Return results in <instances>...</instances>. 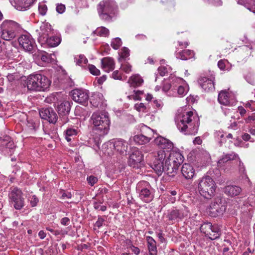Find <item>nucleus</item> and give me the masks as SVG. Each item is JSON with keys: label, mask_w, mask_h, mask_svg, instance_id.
<instances>
[{"label": "nucleus", "mask_w": 255, "mask_h": 255, "mask_svg": "<svg viewBox=\"0 0 255 255\" xmlns=\"http://www.w3.org/2000/svg\"><path fill=\"white\" fill-rule=\"evenodd\" d=\"M184 160V156L179 151H172L166 155L165 150H159L151 167L158 176L164 172L170 177H174Z\"/></svg>", "instance_id": "nucleus-1"}, {"label": "nucleus", "mask_w": 255, "mask_h": 255, "mask_svg": "<svg viewBox=\"0 0 255 255\" xmlns=\"http://www.w3.org/2000/svg\"><path fill=\"white\" fill-rule=\"evenodd\" d=\"M199 125V118L192 111H189L182 114L177 127L185 134L195 135L198 132Z\"/></svg>", "instance_id": "nucleus-2"}, {"label": "nucleus", "mask_w": 255, "mask_h": 255, "mask_svg": "<svg viewBox=\"0 0 255 255\" xmlns=\"http://www.w3.org/2000/svg\"><path fill=\"white\" fill-rule=\"evenodd\" d=\"M97 11L101 19L111 22L118 13V6L114 0H103L97 5Z\"/></svg>", "instance_id": "nucleus-3"}, {"label": "nucleus", "mask_w": 255, "mask_h": 255, "mask_svg": "<svg viewBox=\"0 0 255 255\" xmlns=\"http://www.w3.org/2000/svg\"><path fill=\"white\" fill-rule=\"evenodd\" d=\"M26 83L28 90L39 92L47 90L49 87L51 82L44 75L35 73L28 76Z\"/></svg>", "instance_id": "nucleus-4"}, {"label": "nucleus", "mask_w": 255, "mask_h": 255, "mask_svg": "<svg viewBox=\"0 0 255 255\" xmlns=\"http://www.w3.org/2000/svg\"><path fill=\"white\" fill-rule=\"evenodd\" d=\"M1 38L10 41L16 37L22 28L17 22L9 19L4 20L0 25Z\"/></svg>", "instance_id": "nucleus-5"}, {"label": "nucleus", "mask_w": 255, "mask_h": 255, "mask_svg": "<svg viewBox=\"0 0 255 255\" xmlns=\"http://www.w3.org/2000/svg\"><path fill=\"white\" fill-rule=\"evenodd\" d=\"M216 185L209 176H205L198 180V190L200 194L206 199H211L215 195Z\"/></svg>", "instance_id": "nucleus-6"}, {"label": "nucleus", "mask_w": 255, "mask_h": 255, "mask_svg": "<svg viewBox=\"0 0 255 255\" xmlns=\"http://www.w3.org/2000/svg\"><path fill=\"white\" fill-rule=\"evenodd\" d=\"M92 124L95 129L99 130L101 134H107L110 128V120L105 113H94L91 117Z\"/></svg>", "instance_id": "nucleus-7"}, {"label": "nucleus", "mask_w": 255, "mask_h": 255, "mask_svg": "<svg viewBox=\"0 0 255 255\" xmlns=\"http://www.w3.org/2000/svg\"><path fill=\"white\" fill-rule=\"evenodd\" d=\"M22 191L16 187H11L9 191V203L15 209L20 210L25 205L24 198Z\"/></svg>", "instance_id": "nucleus-8"}, {"label": "nucleus", "mask_w": 255, "mask_h": 255, "mask_svg": "<svg viewBox=\"0 0 255 255\" xmlns=\"http://www.w3.org/2000/svg\"><path fill=\"white\" fill-rule=\"evenodd\" d=\"M136 190L139 193L140 199L144 202L149 203L153 200V193L152 188L148 182L145 181L139 182L136 185Z\"/></svg>", "instance_id": "nucleus-9"}, {"label": "nucleus", "mask_w": 255, "mask_h": 255, "mask_svg": "<svg viewBox=\"0 0 255 255\" xmlns=\"http://www.w3.org/2000/svg\"><path fill=\"white\" fill-rule=\"evenodd\" d=\"M227 208V203L225 199L221 198H215L208 209L209 215L212 217L222 215Z\"/></svg>", "instance_id": "nucleus-10"}, {"label": "nucleus", "mask_w": 255, "mask_h": 255, "mask_svg": "<svg viewBox=\"0 0 255 255\" xmlns=\"http://www.w3.org/2000/svg\"><path fill=\"white\" fill-rule=\"evenodd\" d=\"M70 109V103L67 101H63L58 105L57 110L62 124H65L69 121L68 116Z\"/></svg>", "instance_id": "nucleus-11"}, {"label": "nucleus", "mask_w": 255, "mask_h": 255, "mask_svg": "<svg viewBox=\"0 0 255 255\" xmlns=\"http://www.w3.org/2000/svg\"><path fill=\"white\" fill-rule=\"evenodd\" d=\"M72 99L76 102L87 105L89 99L87 92L82 89H74L71 92Z\"/></svg>", "instance_id": "nucleus-12"}, {"label": "nucleus", "mask_w": 255, "mask_h": 255, "mask_svg": "<svg viewBox=\"0 0 255 255\" xmlns=\"http://www.w3.org/2000/svg\"><path fill=\"white\" fill-rule=\"evenodd\" d=\"M154 142L159 148L160 150H165L166 154L168 155L173 150V143L170 140L161 136H158L154 139Z\"/></svg>", "instance_id": "nucleus-13"}, {"label": "nucleus", "mask_w": 255, "mask_h": 255, "mask_svg": "<svg viewBox=\"0 0 255 255\" xmlns=\"http://www.w3.org/2000/svg\"><path fill=\"white\" fill-rule=\"evenodd\" d=\"M19 45L26 51L31 52L35 46L34 40L27 34L22 35L18 38Z\"/></svg>", "instance_id": "nucleus-14"}, {"label": "nucleus", "mask_w": 255, "mask_h": 255, "mask_svg": "<svg viewBox=\"0 0 255 255\" xmlns=\"http://www.w3.org/2000/svg\"><path fill=\"white\" fill-rule=\"evenodd\" d=\"M142 160L143 155L141 151L137 149H134L129 156L128 164L133 168H138Z\"/></svg>", "instance_id": "nucleus-15"}, {"label": "nucleus", "mask_w": 255, "mask_h": 255, "mask_svg": "<svg viewBox=\"0 0 255 255\" xmlns=\"http://www.w3.org/2000/svg\"><path fill=\"white\" fill-rule=\"evenodd\" d=\"M39 116L42 119L52 124L56 123L58 119L56 113L51 108L42 109L39 111Z\"/></svg>", "instance_id": "nucleus-16"}, {"label": "nucleus", "mask_w": 255, "mask_h": 255, "mask_svg": "<svg viewBox=\"0 0 255 255\" xmlns=\"http://www.w3.org/2000/svg\"><path fill=\"white\" fill-rule=\"evenodd\" d=\"M198 83L202 88L206 92H212L215 90L214 80L212 79L202 77L199 79Z\"/></svg>", "instance_id": "nucleus-17"}, {"label": "nucleus", "mask_w": 255, "mask_h": 255, "mask_svg": "<svg viewBox=\"0 0 255 255\" xmlns=\"http://www.w3.org/2000/svg\"><path fill=\"white\" fill-rule=\"evenodd\" d=\"M51 31V26L49 23L48 22L42 23L40 26V29L38 32L39 38L41 40L45 41L49 36Z\"/></svg>", "instance_id": "nucleus-18"}, {"label": "nucleus", "mask_w": 255, "mask_h": 255, "mask_svg": "<svg viewBox=\"0 0 255 255\" xmlns=\"http://www.w3.org/2000/svg\"><path fill=\"white\" fill-rule=\"evenodd\" d=\"M181 173L185 179H191L195 175V169L191 164L184 163L181 168Z\"/></svg>", "instance_id": "nucleus-19"}, {"label": "nucleus", "mask_w": 255, "mask_h": 255, "mask_svg": "<svg viewBox=\"0 0 255 255\" xmlns=\"http://www.w3.org/2000/svg\"><path fill=\"white\" fill-rule=\"evenodd\" d=\"M237 158H239V155L234 152L224 154L218 162V167L221 168L223 167L225 163Z\"/></svg>", "instance_id": "nucleus-20"}, {"label": "nucleus", "mask_w": 255, "mask_h": 255, "mask_svg": "<svg viewBox=\"0 0 255 255\" xmlns=\"http://www.w3.org/2000/svg\"><path fill=\"white\" fill-rule=\"evenodd\" d=\"M0 146L2 148L9 149L10 151L15 147L14 142L8 135L0 137Z\"/></svg>", "instance_id": "nucleus-21"}, {"label": "nucleus", "mask_w": 255, "mask_h": 255, "mask_svg": "<svg viewBox=\"0 0 255 255\" xmlns=\"http://www.w3.org/2000/svg\"><path fill=\"white\" fill-rule=\"evenodd\" d=\"M35 0H14V6L18 10H25Z\"/></svg>", "instance_id": "nucleus-22"}, {"label": "nucleus", "mask_w": 255, "mask_h": 255, "mask_svg": "<svg viewBox=\"0 0 255 255\" xmlns=\"http://www.w3.org/2000/svg\"><path fill=\"white\" fill-rule=\"evenodd\" d=\"M104 102L103 95L99 92L92 94L90 98V103L94 107L97 108L101 106Z\"/></svg>", "instance_id": "nucleus-23"}, {"label": "nucleus", "mask_w": 255, "mask_h": 255, "mask_svg": "<svg viewBox=\"0 0 255 255\" xmlns=\"http://www.w3.org/2000/svg\"><path fill=\"white\" fill-rule=\"evenodd\" d=\"M102 68L108 72L113 71L115 68L114 59L111 57H105L101 60Z\"/></svg>", "instance_id": "nucleus-24"}, {"label": "nucleus", "mask_w": 255, "mask_h": 255, "mask_svg": "<svg viewBox=\"0 0 255 255\" xmlns=\"http://www.w3.org/2000/svg\"><path fill=\"white\" fill-rule=\"evenodd\" d=\"M114 146L116 150L121 154L126 153L128 149V143L122 139H117L114 142Z\"/></svg>", "instance_id": "nucleus-25"}, {"label": "nucleus", "mask_w": 255, "mask_h": 255, "mask_svg": "<svg viewBox=\"0 0 255 255\" xmlns=\"http://www.w3.org/2000/svg\"><path fill=\"white\" fill-rule=\"evenodd\" d=\"M242 191V189L237 186L228 185L224 188V193L231 197H234L240 194Z\"/></svg>", "instance_id": "nucleus-26"}, {"label": "nucleus", "mask_w": 255, "mask_h": 255, "mask_svg": "<svg viewBox=\"0 0 255 255\" xmlns=\"http://www.w3.org/2000/svg\"><path fill=\"white\" fill-rule=\"evenodd\" d=\"M146 240L149 254L157 255V251L155 241L151 237H147Z\"/></svg>", "instance_id": "nucleus-27"}, {"label": "nucleus", "mask_w": 255, "mask_h": 255, "mask_svg": "<svg viewBox=\"0 0 255 255\" xmlns=\"http://www.w3.org/2000/svg\"><path fill=\"white\" fill-rule=\"evenodd\" d=\"M208 237L212 240L219 238L221 234V230L217 224L212 225Z\"/></svg>", "instance_id": "nucleus-28"}, {"label": "nucleus", "mask_w": 255, "mask_h": 255, "mask_svg": "<svg viewBox=\"0 0 255 255\" xmlns=\"http://www.w3.org/2000/svg\"><path fill=\"white\" fill-rule=\"evenodd\" d=\"M193 55V51L186 49L177 52L176 54V58L182 60H187Z\"/></svg>", "instance_id": "nucleus-29"}, {"label": "nucleus", "mask_w": 255, "mask_h": 255, "mask_svg": "<svg viewBox=\"0 0 255 255\" xmlns=\"http://www.w3.org/2000/svg\"><path fill=\"white\" fill-rule=\"evenodd\" d=\"M143 82V79L138 75L131 76L128 81L130 86L133 87L139 86Z\"/></svg>", "instance_id": "nucleus-30"}, {"label": "nucleus", "mask_w": 255, "mask_h": 255, "mask_svg": "<svg viewBox=\"0 0 255 255\" xmlns=\"http://www.w3.org/2000/svg\"><path fill=\"white\" fill-rule=\"evenodd\" d=\"M228 95V93L226 91H222L219 93L218 100L221 104L227 106L230 104Z\"/></svg>", "instance_id": "nucleus-31"}, {"label": "nucleus", "mask_w": 255, "mask_h": 255, "mask_svg": "<svg viewBox=\"0 0 255 255\" xmlns=\"http://www.w3.org/2000/svg\"><path fill=\"white\" fill-rule=\"evenodd\" d=\"M44 41H46L47 45L50 47L58 46L61 42V39L57 36H48Z\"/></svg>", "instance_id": "nucleus-32"}, {"label": "nucleus", "mask_w": 255, "mask_h": 255, "mask_svg": "<svg viewBox=\"0 0 255 255\" xmlns=\"http://www.w3.org/2000/svg\"><path fill=\"white\" fill-rule=\"evenodd\" d=\"M183 213L179 210H172L167 215V218L169 220H174L177 218L181 219L183 218Z\"/></svg>", "instance_id": "nucleus-33"}, {"label": "nucleus", "mask_w": 255, "mask_h": 255, "mask_svg": "<svg viewBox=\"0 0 255 255\" xmlns=\"http://www.w3.org/2000/svg\"><path fill=\"white\" fill-rule=\"evenodd\" d=\"M26 125L29 130L35 131L39 126V122L38 120L27 119Z\"/></svg>", "instance_id": "nucleus-34"}, {"label": "nucleus", "mask_w": 255, "mask_h": 255, "mask_svg": "<svg viewBox=\"0 0 255 255\" xmlns=\"http://www.w3.org/2000/svg\"><path fill=\"white\" fill-rule=\"evenodd\" d=\"M109 30L104 26H101L97 28V29L92 33V34L97 35L102 37H108L109 35Z\"/></svg>", "instance_id": "nucleus-35"}, {"label": "nucleus", "mask_w": 255, "mask_h": 255, "mask_svg": "<svg viewBox=\"0 0 255 255\" xmlns=\"http://www.w3.org/2000/svg\"><path fill=\"white\" fill-rule=\"evenodd\" d=\"M151 138L143 134L136 135L133 137L134 141L138 144H143L150 141Z\"/></svg>", "instance_id": "nucleus-36"}, {"label": "nucleus", "mask_w": 255, "mask_h": 255, "mask_svg": "<svg viewBox=\"0 0 255 255\" xmlns=\"http://www.w3.org/2000/svg\"><path fill=\"white\" fill-rule=\"evenodd\" d=\"M78 132V128H68L64 132L65 138L68 142L70 141L72 139V137L77 134Z\"/></svg>", "instance_id": "nucleus-37"}, {"label": "nucleus", "mask_w": 255, "mask_h": 255, "mask_svg": "<svg viewBox=\"0 0 255 255\" xmlns=\"http://www.w3.org/2000/svg\"><path fill=\"white\" fill-rule=\"evenodd\" d=\"M212 224L210 222L204 223L201 225L200 228L201 232L204 233L205 236L208 237L211 230Z\"/></svg>", "instance_id": "nucleus-38"}, {"label": "nucleus", "mask_w": 255, "mask_h": 255, "mask_svg": "<svg viewBox=\"0 0 255 255\" xmlns=\"http://www.w3.org/2000/svg\"><path fill=\"white\" fill-rule=\"evenodd\" d=\"M13 69L12 71L8 72L7 75V78L9 81L12 82L15 79H18V73L16 72H15L16 70L12 66Z\"/></svg>", "instance_id": "nucleus-39"}, {"label": "nucleus", "mask_w": 255, "mask_h": 255, "mask_svg": "<svg viewBox=\"0 0 255 255\" xmlns=\"http://www.w3.org/2000/svg\"><path fill=\"white\" fill-rule=\"evenodd\" d=\"M122 41L121 38L119 37H117L113 39L111 42V46L114 49H118L120 48V47L122 45Z\"/></svg>", "instance_id": "nucleus-40"}, {"label": "nucleus", "mask_w": 255, "mask_h": 255, "mask_svg": "<svg viewBox=\"0 0 255 255\" xmlns=\"http://www.w3.org/2000/svg\"><path fill=\"white\" fill-rule=\"evenodd\" d=\"M129 55V49L124 47L122 49L121 54V58H119V60L120 62H121V60L122 59H126L127 57H128Z\"/></svg>", "instance_id": "nucleus-41"}, {"label": "nucleus", "mask_w": 255, "mask_h": 255, "mask_svg": "<svg viewBox=\"0 0 255 255\" xmlns=\"http://www.w3.org/2000/svg\"><path fill=\"white\" fill-rule=\"evenodd\" d=\"M28 200L30 202L31 206L32 207H35L39 201L38 198L35 195L30 196Z\"/></svg>", "instance_id": "nucleus-42"}, {"label": "nucleus", "mask_w": 255, "mask_h": 255, "mask_svg": "<svg viewBox=\"0 0 255 255\" xmlns=\"http://www.w3.org/2000/svg\"><path fill=\"white\" fill-rule=\"evenodd\" d=\"M40 59L42 61L47 63H49L51 62V58L50 55L46 52H44L43 54L41 55Z\"/></svg>", "instance_id": "nucleus-43"}, {"label": "nucleus", "mask_w": 255, "mask_h": 255, "mask_svg": "<svg viewBox=\"0 0 255 255\" xmlns=\"http://www.w3.org/2000/svg\"><path fill=\"white\" fill-rule=\"evenodd\" d=\"M89 70L90 73L94 75H98L100 74V70L98 69L94 65H89Z\"/></svg>", "instance_id": "nucleus-44"}, {"label": "nucleus", "mask_w": 255, "mask_h": 255, "mask_svg": "<svg viewBox=\"0 0 255 255\" xmlns=\"http://www.w3.org/2000/svg\"><path fill=\"white\" fill-rule=\"evenodd\" d=\"M47 10V7L45 4H40L38 6L39 13L42 15H44L46 13Z\"/></svg>", "instance_id": "nucleus-45"}, {"label": "nucleus", "mask_w": 255, "mask_h": 255, "mask_svg": "<svg viewBox=\"0 0 255 255\" xmlns=\"http://www.w3.org/2000/svg\"><path fill=\"white\" fill-rule=\"evenodd\" d=\"M88 62L87 59L84 55L80 54L79 55V58L76 59V63L78 65L82 63L85 64Z\"/></svg>", "instance_id": "nucleus-46"}, {"label": "nucleus", "mask_w": 255, "mask_h": 255, "mask_svg": "<svg viewBox=\"0 0 255 255\" xmlns=\"http://www.w3.org/2000/svg\"><path fill=\"white\" fill-rule=\"evenodd\" d=\"M87 180L88 183L91 186H93L98 181L97 178L93 175L88 177Z\"/></svg>", "instance_id": "nucleus-47"}, {"label": "nucleus", "mask_w": 255, "mask_h": 255, "mask_svg": "<svg viewBox=\"0 0 255 255\" xmlns=\"http://www.w3.org/2000/svg\"><path fill=\"white\" fill-rule=\"evenodd\" d=\"M121 67L126 73H129L131 71V66L128 63H122Z\"/></svg>", "instance_id": "nucleus-48"}, {"label": "nucleus", "mask_w": 255, "mask_h": 255, "mask_svg": "<svg viewBox=\"0 0 255 255\" xmlns=\"http://www.w3.org/2000/svg\"><path fill=\"white\" fill-rule=\"evenodd\" d=\"M94 207L96 210H99L102 211H105L107 210V207L104 205H101L98 202H94Z\"/></svg>", "instance_id": "nucleus-49"}, {"label": "nucleus", "mask_w": 255, "mask_h": 255, "mask_svg": "<svg viewBox=\"0 0 255 255\" xmlns=\"http://www.w3.org/2000/svg\"><path fill=\"white\" fill-rule=\"evenodd\" d=\"M105 222V219L102 218L101 216H99L98 217V220L97 222L95 224V226L97 227L98 228H100L103 225V223Z\"/></svg>", "instance_id": "nucleus-50"}, {"label": "nucleus", "mask_w": 255, "mask_h": 255, "mask_svg": "<svg viewBox=\"0 0 255 255\" xmlns=\"http://www.w3.org/2000/svg\"><path fill=\"white\" fill-rule=\"evenodd\" d=\"M65 10V6L62 3L58 4L56 6V11L59 13H62Z\"/></svg>", "instance_id": "nucleus-51"}, {"label": "nucleus", "mask_w": 255, "mask_h": 255, "mask_svg": "<svg viewBox=\"0 0 255 255\" xmlns=\"http://www.w3.org/2000/svg\"><path fill=\"white\" fill-rule=\"evenodd\" d=\"M129 248L135 255H138L140 253V250L138 248L132 245L130 246Z\"/></svg>", "instance_id": "nucleus-52"}, {"label": "nucleus", "mask_w": 255, "mask_h": 255, "mask_svg": "<svg viewBox=\"0 0 255 255\" xmlns=\"http://www.w3.org/2000/svg\"><path fill=\"white\" fill-rule=\"evenodd\" d=\"M135 92V95L133 96V99L135 100H140L141 98L139 97L140 95H142L143 94V92L137 90V91H134Z\"/></svg>", "instance_id": "nucleus-53"}, {"label": "nucleus", "mask_w": 255, "mask_h": 255, "mask_svg": "<svg viewBox=\"0 0 255 255\" xmlns=\"http://www.w3.org/2000/svg\"><path fill=\"white\" fill-rule=\"evenodd\" d=\"M171 85L169 83H165L163 86L162 90L164 92H168L171 88Z\"/></svg>", "instance_id": "nucleus-54"}, {"label": "nucleus", "mask_w": 255, "mask_h": 255, "mask_svg": "<svg viewBox=\"0 0 255 255\" xmlns=\"http://www.w3.org/2000/svg\"><path fill=\"white\" fill-rule=\"evenodd\" d=\"M60 223L63 225L67 226V225H68L69 224V223H70V220L67 217H64V218H63L61 220Z\"/></svg>", "instance_id": "nucleus-55"}, {"label": "nucleus", "mask_w": 255, "mask_h": 255, "mask_svg": "<svg viewBox=\"0 0 255 255\" xmlns=\"http://www.w3.org/2000/svg\"><path fill=\"white\" fill-rule=\"evenodd\" d=\"M112 77L115 79H118V80H120V79H122V77L119 74V71L118 70H116V71H115L113 74H112Z\"/></svg>", "instance_id": "nucleus-56"}, {"label": "nucleus", "mask_w": 255, "mask_h": 255, "mask_svg": "<svg viewBox=\"0 0 255 255\" xmlns=\"http://www.w3.org/2000/svg\"><path fill=\"white\" fill-rule=\"evenodd\" d=\"M158 71L160 76H164L166 72V68L160 67L158 68Z\"/></svg>", "instance_id": "nucleus-57"}, {"label": "nucleus", "mask_w": 255, "mask_h": 255, "mask_svg": "<svg viewBox=\"0 0 255 255\" xmlns=\"http://www.w3.org/2000/svg\"><path fill=\"white\" fill-rule=\"evenodd\" d=\"M177 93L180 96L183 95L185 93L184 87L182 86H179L177 89Z\"/></svg>", "instance_id": "nucleus-58"}, {"label": "nucleus", "mask_w": 255, "mask_h": 255, "mask_svg": "<svg viewBox=\"0 0 255 255\" xmlns=\"http://www.w3.org/2000/svg\"><path fill=\"white\" fill-rule=\"evenodd\" d=\"M63 199L65 198L68 199H70L72 197V194L71 192H64L62 194V197Z\"/></svg>", "instance_id": "nucleus-59"}, {"label": "nucleus", "mask_w": 255, "mask_h": 255, "mask_svg": "<svg viewBox=\"0 0 255 255\" xmlns=\"http://www.w3.org/2000/svg\"><path fill=\"white\" fill-rule=\"evenodd\" d=\"M218 67L221 69L224 70L225 68V63L223 60H220L218 63Z\"/></svg>", "instance_id": "nucleus-60"}, {"label": "nucleus", "mask_w": 255, "mask_h": 255, "mask_svg": "<svg viewBox=\"0 0 255 255\" xmlns=\"http://www.w3.org/2000/svg\"><path fill=\"white\" fill-rule=\"evenodd\" d=\"M107 79V76L106 75H103L102 77H100L98 79V83L99 84H102L103 83L106 81Z\"/></svg>", "instance_id": "nucleus-61"}, {"label": "nucleus", "mask_w": 255, "mask_h": 255, "mask_svg": "<svg viewBox=\"0 0 255 255\" xmlns=\"http://www.w3.org/2000/svg\"><path fill=\"white\" fill-rule=\"evenodd\" d=\"M242 138L245 141H248L251 139V135L247 133H245L242 135Z\"/></svg>", "instance_id": "nucleus-62"}, {"label": "nucleus", "mask_w": 255, "mask_h": 255, "mask_svg": "<svg viewBox=\"0 0 255 255\" xmlns=\"http://www.w3.org/2000/svg\"><path fill=\"white\" fill-rule=\"evenodd\" d=\"M255 120V114H253L251 116H249L248 118L246 119L247 122H249L251 121H254Z\"/></svg>", "instance_id": "nucleus-63"}, {"label": "nucleus", "mask_w": 255, "mask_h": 255, "mask_svg": "<svg viewBox=\"0 0 255 255\" xmlns=\"http://www.w3.org/2000/svg\"><path fill=\"white\" fill-rule=\"evenodd\" d=\"M238 110L242 116H244L246 113V110L243 107H239Z\"/></svg>", "instance_id": "nucleus-64"}]
</instances>
